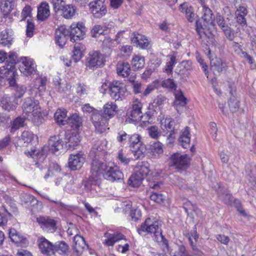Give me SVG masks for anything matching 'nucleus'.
<instances>
[{
	"mask_svg": "<svg viewBox=\"0 0 256 256\" xmlns=\"http://www.w3.org/2000/svg\"><path fill=\"white\" fill-rule=\"evenodd\" d=\"M116 105L112 102H108L103 107V112H94L92 115V120L96 130L99 133L104 132L108 128V120L116 113Z\"/></svg>",
	"mask_w": 256,
	"mask_h": 256,
	"instance_id": "nucleus-1",
	"label": "nucleus"
},
{
	"mask_svg": "<svg viewBox=\"0 0 256 256\" xmlns=\"http://www.w3.org/2000/svg\"><path fill=\"white\" fill-rule=\"evenodd\" d=\"M62 142L59 136H51L48 140V146H44L41 150H37L31 146L30 150L25 151L24 154L28 156L32 157L36 159L38 162L36 164H38V162H42L46 157L48 150L52 153H55L62 148Z\"/></svg>",
	"mask_w": 256,
	"mask_h": 256,
	"instance_id": "nucleus-2",
	"label": "nucleus"
},
{
	"mask_svg": "<svg viewBox=\"0 0 256 256\" xmlns=\"http://www.w3.org/2000/svg\"><path fill=\"white\" fill-rule=\"evenodd\" d=\"M22 110L28 118L37 126L42 123L44 118L47 115L46 112L40 106L39 102L31 98L24 100Z\"/></svg>",
	"mask_w": 256,
	"mask_h": 256,
	"instance_id": "nucleus-3",
	"label": "nucleus"
},
{
	"mask_svg": "<svg viewBox=\"0 0 256 256\" xmlns=\"http://www.w3.org/2000/svg\"><path fill=\"white\" fill-rule=\"evenodd\" d=\"M160 227V222L156 218H148L138 229V232L140 235H142L143 233L146 232L148 234H153L154 240H160L162 238V230Z\"/></svg>",
	"mask_w": 256,
	"mask_h": 256,
	"instance_id": "nucleus-4",
	"label": "nucleus"
},
{
	"mask_svg": "<svg viewBox=\"0 0 256 256\" xmlns=\"http://www.w3.org/2000/svg\"><path fill=\"white\" fill-rule=\"evenodd\" d=\"M149 172L150 170L148 162H138L137 164L135 172L128 179V184L132 187H138Z\"/></svg>",
	"mask_w": 256,
	"mask_h": 256,
	"instance_id": "nucleus-5",
	"label": "nucleus"
},
{
	"mask_svg": "<svg viewBox=\"0 0 256 256\" xmlns=\"http://www.w3.org/2000/svg\"><path fill=\"white\" fill-rule=\"evenodd\" d=\"M202 19L204 20V24H202L199 21L196 22V30L200 38L206 35V30L208 28V26H214V17L212 10L206 5L202 6Z\"/></svg>",
	"mask_w": 256,
	"mask_h": 256,
	"instance_id": "nucleus-6",
	"label": "nucleus"
},
{
	"mask_svg": "<svg viewBox=\"0 0 256 256\" xmlns=\"http://www.w3.org/2000/svg\"><path fill=\"white\" fill-rule=\"evenodd\" d=\"M108 168L106 164L98 160H94L92 164L91 174L89 178L90 182L93 184H99L101 177L106 173Z\"/></svg>",
	"mask_w": 256,
	"mask_h": 256,
	"instance_id": "nucleus-7",
	"label": "nucleus"
},
{
	"mask_svg": "<svg viewBox=\"0 0 256 256\" xmlns=\"http://www.w3.org/2000/svg\"><path fill=\"white\" fill-rule=\"evenodd\" d=\"M16 74V68L14 64H5L0 67V86L4 85L6 80L9 82L10 86H14Z\"/></svg>",
	"mask_w": 256,
	"mask_h": 256,
	"instance_id": "nucleus-8",
	"label": "nucleus"
},
{
	"mask_svg": "<svg viewBox=\"0 0 256 256\" xmlns=\"http://www.w3.org/2000/svg\"><path fill=\"white\" fill-rule=\"evenodd\" d=\"M142 103L138 99L134 100L128 108L126 114V122L128 123H134L139 122L140 118V115L142 114Z\"/></svg>",
	"mask_w": 256,
	"mask_h": 256,
	"instance_id": "nucleus-9",
	"label": "nucleus"
},
{
	"mask_svg": "<svg viewBox=\"0 0 256 256\" xmlns=\"http://www.w3.org/2000/svg\"><path fill=\"white\" fill-rule=\"evenodd\" d=\"M104 62V58L98 51L89 53L86 60V66L90 69L102 67Z\"/></svg>",
	"mask_w": 256,
	"mask_h": 256,
	"instance_id": "nucleus-10",
	"label": "nucleus"
},
{
	"mask_svg": "<svg viewBox=\"0 0 256 256\" xmlns=\"http://www.w3.org/2000/svg\"><path fill=\"white\" fill-rule=\"evenodd\" d=\"M90 10L95 18H100L107 12L104 0H94L89 4Z\"/></svg>",
	"mask_w": 256,
	"mask_h": 256,
	"instance_id": "nucleus-11",
	"label": "nucleus"
},
{
	"mask_svg": "<svg viewBox=\"0 0 256 256\" xmlns=\"http://www.w3.org/2000/svg\"><path fill=\"white\" fill-rule=\"evenodd\" d=\"M108 88L110 96L116 100L121 99L126 92L124 84L118 80L110 82Z\"/></svg>",
	"mask_w": 256,
	"mask_h": 256,
	"instance_id": "nucleus-12",
	"label": "nucleus"
},
{
	"mask_svg": "<svg viewBox=\"0 0 256 256\" xmlns=\"http://www.w3.org/2000/svg\"><path fill=\"white\" fill-rule=\"evenodd\" d=\"M86 32V27L82 22L72 23L69 30L70 40L76 42V40L83 39Z\"/></svg>",
	"mask_w": 256,
	"mask_h": 256,
	"instance_id": "nucleus-13",
	"label": "nucleus"
},
{
	"mask_svg": "<svg viewBox=\"0 0 256 256\" xmlns=\"http://www.w3.org/2000/svg\"><path fill=\"white\" fill-rule=\"evenodd\" d=\"M170 162L176 168L185 170L188 166L190 158L187 154L182 155L179 153H175L172 155Z\"/></svg>",
	"mask_w": 256,
	"mask_h": 256,
	"instance_id": "nucleus-14",
	"label": "nucleus"
},
{
	"mask_svg": "<svg viewBox=\"0 0 256 256\" xmlns=\"http://www.w3.org/2000/svg\"><path fill=\"white\" fill-rule=\"evenodd\" d=\"M36 222L44 230L47 232H54L56 230V222L50 216L38 217Z\"/></svg>",
	"mask_w": 256,
	"mask_h": 256,
	"instance_id": "nucleus-15",
	"label": "nucleus"
},
{
	"mask_svg": "<svg viewBox=\"0 0 256 256\" xmlns=\"http://www.w3.org/2000/svg\"><path fill=\"white\" fill-rule=\"evenodd\" d=\"M104 177L106 180L112 182L122 180L123 174L117 166L113 164H108L106 173H104Z\"/></svg>",
	"mask_w": 256,
	"mask_h": 256,
	"instance_id": "nucleus-16",
	"label": "nucleus"
},
{
	"mask_svg": "<svg viewBox=\"0 0 256 256\" xmlns=\"http://www.w3.org/2000/svg\"><path fill=\"white\" fill-rule=\"evenodd\" d=\"M20 200L22 204L32 207V210L38 212L43 207L42 202L30 194H22L20 196Z\"/></svg>",
	"mask_w": 256,
	"mask_h": 256,
	"instance_id": "nucleus-17",
	"label": "nucleus"
},
{
	"mask_svg": "<svg viewBox=\"0 0 256 256\" xmlns=\"http://www.w3.org/2000/svg\"><path fill=\"white\" fill-rule=\"evenodd\" d=\"M85 162L84 154L78 153L70 156L68 160V166L72 170L80 169Z\"/></svg>",
	"mask_w": 256,
	"mask_h": 256,
	"instance_id": "nucleus-18",
	"label": "nucleus"
},
{
	"mask_svg": "<svg viewBox=\"0 0 256 256\" xmlns=\"http://www.w3.org/2000/svg\"><path fill=\"white\" fill-rule=\"evenodd\" d=\"M132 42L142 48H148L150 46V40L144 35L136 32L132 33L130 36Z\"/></svg>",
	"mask_w": 256,
	"mask_h": 256,
	"instance_id": "nucleus-19",
	"label": "nucleus"
},
{
	"mask_svg": "<svg viewBox=\"0 0 256 256\" xmlns=\"http://www.w3.org/2000/svg\"><path fill=\"white\" fill-rule=\"evenodd\" d=\"M36 66L32 60L25 57L22 59V64L20 66V70L24 75L28 76L35 72Z\"/></svg>",
	"mask_w": 256,
	"mask_h": 256,
	"instance_id": "nucleus-20",
	"label": "nucleus"
},
{
	"mask_svg": "<svg viewBox=\"0 0 256 256\" xmlns=\"http://www.w3.org/2000/svg\"><path fill=\"white\" fill-rule=\"evenodd\" d=\"M68 34L69 30H67L64 26H61L56 30V42L60 48H63L66 44Z\"/></svg>",
	"mask_w": 256,
	"mask_h": 256,
	"instance_id": "nucleus-21",
	"label": "nucleus"
},
{
	"mask_svg": "<svg viewBox=\"0 0 256 256\" xmlns=\"http://www.w3.org/2000/svg\"><path fill=\"white\" fill-rule=\"evenodd\" d=\"M38 243L40 251L42 254L46 256H51L54 254V245L45 238L43 236L39 238Z\"/></svg>",
	"mask_w": 256,
	"mask_h": 256,
	"instance_id": "nucleus-22",
	"label": "nucleus"
},
{
	"mask_svg": "<svg viewBox=\"0 0 256 256\" xmlns=\"http://www.w3.org/2000/svg\"><path fill=\"white\" fill-rule=\"evenodd\" d=\"M175 100L173 106L178 112H180L187 104V99L180 90H176L174 92Z\"/></svg>",
	"mask_w": 256,
	"mask_h": 256,
	"instance_id": "nucleus-23",
	"label": "nucleus"
},
{
	"mask_svg": "<svg viewBox=\"0 0 256 256\" xmlns=\"http://www.w3.org/2000/svg\"><path fill=\"white\" fill-rule=\"evenodd\" d=\"M18 100L16 97L4 96L1 100V106L3 109L8 111L14 110L18 104Z\"/></svg>",
	"mask_w": 256,
	"mask_h": 256,
	"instance_id": "nucleus-24",
	"label": "nucleus"
},
{
	"mask_svg": "<svg viewBox=\"0 0 256 256\" xmlns=\"http://www.w3.org/2000/svg\"><path fill=\"white\" fill-rule=\"evenodd\" d=\"M64 140L66 146L68 149L74 150L80 144V136L74 133L66 132Z\"/></svg>",
	"mask_w": 256,
	"mask_h": 256,
	"instance_id": "nucleus-25",
	"label": "nucleus"
},
{
	"mask_svg": "<svg viewBox=\"0 0 256 256\" xmlns=\"http://www.w3.org/2000/svg\"><path fill=\"white\" fill-rule=\"evenodd\" d=\"M104 236L106 239L104 240L103 244L108 246H113L116 242L125 238L122 234L119 232L113 234L106 232Z\"/></svg>",
	"mask_w": 256,
	"mask_h": 256,
	"instance_id": "nucleus-26",
	"label": "nucleus"
},
{
	"mask_svg": "<svg viewBox=\"0 0 256 256\" xmlns=\"http://www.w3.org/2000/svg\"><path fill=\"white\" fill-rule=\"evenodd\" d=\"M174 123V120L171 118H164L161 120L160 126L164 131L170 132V134L168 136V138L171 140H173L174 137L173 136L175 133L174 130L173 126Z\"/></svg>",
	"mask_w": 256,
	"mask_h": 256,
	"instance_id": "nucleus-27",
	"label": "nucleus"
},
{
	"mask_svg": "<svg viewBox=\"0 0 256 256\" xmlns=\"http://www.w3.org/2000/svg\"><path fill=\"white\" fill-rule=\"evenodd\" d=\"M50 15V6L46 2H42L38 7L37 18L38 20L44 21Z\"/></svg>",
	"mask_w": 256,
	"mask_h": 256,
	"instance_id": "nucleus-28",
	"label": "nucleus"
},
{
	"mask_svg": "<svg viewBox=\"0 0 256 256\" xmlns=\"http://www.w3.org/2000/svg\"><path fill=\"white\" fill-rule=\"evenodd\" d=\"M228 88L230 90V92L232 96L230 98L228 101V106L230 110L232 112H237L240 106V102L234 96H233L232 90H235V86L234 83L228 84Z\"/></svg>",
	"mask_w": 256,
	"mask_h": 256,
	"instance_id": "nucleus-29",
	"label": "nucleus"
},
{
	"mask_svg": "<svg viewBox=\"0 0 256 256\" xmlns=\"http://www.w3.org/2000/svg\"><path fill=\"white\" fill-rule=\"evenodd\" d=\"M74 242L73 248L76 255L79 256L82 253L84 248L86 246L84 239L82 236L76 234L74 237Z\"/></svg>",
	"mask_w": 256,
	"mask_h": 256,
	"instance_id": "nucleus-30",
	"label": "nucleus"
},
{
	"mask_svg": "<svg viewBox=\"0 0 256 256\" xmlns=\"http://www.w3.org/2000/svg\"><path fill=\"white\" fill-rule=\"evenodd\" d=\"M210 50H208L207 55L208 56L210 62V64L214 70H217L218 72L222 71L226 66L225 62H223L221 58L217 57L212 58L210 56Z\"/></svg>",
	"mask_w": 256,
	"mask_h": 256,
	"instance_id": "nucleus-31",
	"label": "nucleus"
},
{
	"mask_svg": "<svg viewBox=\"0 0 256 256\" xmlns=\"http://www.w3.org/2000/svg\"><path fill=\"white\" fill-rule=\"evenodd\" d=\"M12 31L6 29L0 32V44L4 46H9L12 42Z\"/></svg>",
	"mask_w": 256,
	"mask_h": 256,
	"instance_id": "nucleus-32",
	"label": "nucleus"
},
{
	"mask_svg": "<svg viewBox=\"0 0 256 256\" xmlns=\"http://www.w3.org/2000/svg\"><path fill=\"white\" fill-rule=\"evenodd\" d=\"M190 130L188 127H186L180 133L178 142L184 148H187L190 145Z\"/></svg>",
	"mask_w": 256,
	"mask_h": 256,
	"instance_id": "nucleus-33",
	"label": "nucleus"
},
{
	"mask_svg": "<svg viewBox=\"0 0 256 256\" xmlns=\"http://www.w3.org/2000/svg\"><path fill=\"white\" fill-rule=\"evenodd\" d=\"M14 0H0V9L4 16H8L14 9Z\"/></svg>",
	"mask_w": 256,
	"mask_h": 256,
	"instance_id": "nucleus-34",
	"label": "nucleus"
},
{
	"mask_svg": "<svg viewBox=\"0 0 256 256\" xmlns=\"http://www.w3.org/2000/svg\"><path fill=\"white\" fill-rule=\"evenodd\" d=\"M54 84L56 90L60 93H66L71 90L72 86L66 81L62 82L60 78H55Z\"/></svg>",
	"mask_w": 256,
	"mask_h": 256,
	"instance_id": "nucleus-35",
	"label": "nucleus"
},
{
	"mask_svg": "<svg viewBox=\"0 0 256 256\" xmlns=\"http://www.w3.org/2000/svg\"><path fill=\"white\" fill-rule=\"evenodd\" d=\"M22 140L26 144V146H30L35 144L38 141V137L32 132L28 131H24L22 134Z\"/></svg>",
	"mask_w": 256,
	"mask_h": 256,
	"instance_id": "nucleus-36",
	"label": "nucleus"
},
{
	"mask_svg": "<svg viewBox=\"0 0 256 256\" xmlns=\"http://www.w3.org/2000/svg\"><path fill=\"white\" fill-rule=\"evenodd\" d=\"M9 237L12 242L20 245L24 244L27 242L26 239L21 236L14 228H10Z\"/></svg>",
	"mask_w": 256,
	"mask_h": 256,
	"instance_id": "nucleus-37",
	"label": "nucleus"
},
{
	"mask_svg": "<svg viewBox=\"0 0 256 256\" xmlns=\"http://www.w3.org/2000/svg\"><path fill=\"white\" fill-rule=\"evenodd\" d=\"M179 10L183 13H185L187 20L190 22H192L194 20V14L193 8L189 6L186 3H183L180 6Z\"/></svg>",
	"mask_w": 256,
	"mask_h": 256,
	"instance_id": "nucleus-38",
	"label": "nucleus"
},
{
	"mask_svg": "<svg viewBox=\"0 0 256 256\" xmlns=\"http://www.w3.org/2000/svg\"><path fill=\"white\" fill-rule=\"evenodd\" d=\"M54 119L59 125H64L67 124L68 118L67 112L64 109H58L54 114Z\"/></svg>",
	"mask_w": 256,
	"mask_h": 256,
	"instance_id": "nucleus-39",
	"label": "nucleus"
},
{
	"mask_svg": "<svg viewBox=\"0 0 256 256\" xmlns=\"http://www.w3.org/2000/svg\"><path fill=\"white\" fill-rule=\"evenodd\" d=\"M116 70L118 76H122L124 78L126 77L130 74V66L128 62H119L116 66Z\"/></svg>",
	"mask_w": 256,
	"mask_h": 256,
	"instance_id": "nucleus-40",
	"label": "nucleus"
},
{
	"mask_svg": "<svg viewBox=\"0 0 256 256\" xmlns=\"http://www.w3.org/2000/svg\"><path fill=\"white\" fill-rule=\"evenodd\" d=\"M248 14V10L244 6H240L236 12L237 22L242 26L246 27V21L245 16Z\"/></svg>",
	"mask_w": 256,
	"mask_h": 256,
	"instance_id": "nucleus-41",
	"label": "nucleus"
},
{
	"mask_svg": "<svg viewBox=\"0 0 256 256\" xmlns=\"http://www.w3.org/2000/svg\"><path fill=\"white\" fill-rule=\"evenodd\" d=\"M85 50V46L84 44L80 43H76L74 50L72 51L73 54L72 58L75 62L79 61L82 58V52Z\"/></svg>",
	"mask_w": 256,
	"mask_h": 256,
	"instance_id": "nucleus-42",
	"label": "nucleus"
},
{
	"mask_svg": "<svg viewBox=\"0 0 256 256\" xmlns=\"http://www.w3.org/2000/svg\"><path fill=\"white\" fill-rule=\"evenodd\" d=\"M130 150L134 156V160H138L144 156V153L146 150V146L142 144L139 146H136L130 148Z\"/></svg>",
	"mask_w": 256,
	"mask_h": 256,
	"instance_id": "nucleus-43",
	"label": "nucleus"
},
{
	"mask_svg": "<svg viewBox=\"0 0 256 256\" xmlns=\"http://www.w3.org/2000/svg\"><path fill=\"white\" fill-rule=\"evenodd\" d=\"M67 124L74 128L78 129L82 124V118L76 114H72L68 118Z\"/></svg>",
	"mask_w": 256,
	"mask_h": 256,
	"instance_id": "nucleus-44",
	"label": "nucleus"
},
{
	"mask_svg": "<svg viewBox=\"0 0 256 256\" xmlns=\"http://www.w3.org/2000/svg\"><path fill=\"white\" fill-rule=\"evenodd\" d=\"M145 64L144 57L140 55H134L132 60V66L135 70H139L144 68Z\"/></svg>",
	"mask_w": 256,
	"mask_h": 256,
	"instance_id": "nucleus-45",
	"label": "nucleus"
},
{
	"mask_svg": "<svg viewBox=\"0 0 256 256\" xmlns=\"http://www.w3.org/2000/svg\"><path fill=\"white\" fill-rule=\"evenodd\" d=\"M60 10L62 11L63 17L67 19L72 18L76 14L75 8L70 4L64 6Z\"/></svg>",
	"mask_w": 256,
	"mask_h": 256,
	"instance_id": "nucleus-46",
	"label": "nucleus"
},
{
	"mask_svg": "<svg viewBox=\"0 0 256 256\" xmlns=\"http://www.w3.org/2000/svg\"><path fill=\"white\" fill-rule=\"evenodd\" d=\"M25 120V118L20 116L15 118L11 122L10 128V132H14L20 128L23 127L24 125Z\"/></svg>",
	"mask_w": 256,
	"mask_h": 256,
	"instance_id": "nucleus-47",
	"label": "nucleus"
},
{
	"mask_svg": "<svg viewBox=\"0 0 256 256\" xmlns=\"http://www.w3.org/2000/svg\"><path fill=\"white\" fill-rule=\"evenodd\" d=\"M54 254L55 252L60 254H66L68 250V246L63 241L58 242L54 245Z\"/></svg>",
	"mask_w": 256,
	"mask_h": 256,
	"instance_id": "nucleus-48",
	"label": "nucleus"
},
{
	"mask_svg": "<svg viewBox=\"0 0 256 256\" xmlns=\"http://www.w3.org/2000/svg\"><path fill=\"white\" fill-rule=\"evenodd\" d=\"M150 150L154 155H159L163 153V145L159 142H154L150 145Z\"/></svg>",
	"mask_w": 256,
	"mask_h": 256,
	"instance_id": "nucleus-49",
	"label": "nucleus"
},
{
	"mask_svg": "<svg viewBox=\"0 0 256 256\" xmlns=\"http://www.w3.org/2000/svg\"><path fill=\"white\" fill-rule=\"evenodd\" d=\"M46 78H37L34 81V86L38 89L40 92H42L45 90V86L46 82Z\"/></svg>",
	"mask_w": 256,
	"mask_h": 256,
	"instance_id": "nucleus-50",
	"label": "nucleus"
},
{
	"mask_svg": "<svg viewBox=\"0 0 256 256\" xmlns=\"http://www.w3.org/2000/svg\"><path fill=\"white\" fill-rule=\"evenodd\" d=\"M141 136L138 134H134L132 135L129 138L130 148H132V146H139L142 143L140 142Z\"/></svg>",
	"mask_w": 256,
	"mask_h": 256,
	"instance_id": "nucleus-51",
	"label": "nucleus"
},
{
	"mask_svg": "<svg viewBox=\"0 0 256 256\" xmlns=\"http://www.w3.org/2000/svg\"><path fill=\"white\" fill-rule=\"evenodd\" d=\"M76 90L77 94L82 96L84 94H87L88 89L87 86L82 83H78L76 86Z\"/></svg>",
	"mask_w": 256,
	"mask_h": 256,
	"instance_id": "nucleus-52",
	"label": "nucleus"
},
{
	"mask_svg": "<svg viewBox=\"0 0 256 256\" xmlns=\"http://www.w3.org/2000/svg\"><path fill=\"white\" fill-rule=\"evenodd\" d=\"M148 135L152 138L156 139L160 136V132L156 126H151L148 128Z\"/></svg>",
	"mask_w": 256,
	"mask_h": 256,
	"instance_id": "nucleus-53",
	"label": "nucleus"
},
{
	"mask_svg": "<svg viewBox=\"0 0 256 256\" xmlns=\"http://www.w3.org/2000/svg\"><path fill=\"white\" fill-rule=\"evenodd\" d=\"M246 170H250L248 174V180L251 182H256V170L254 168H252L250 166H246Z\"/></svg>",
	"mask_w": 256,
	"mask_h": 256,
	"instance_id": "nucleus-54",
	"label": "nucleus"
},
{
	"mask_svg": "<svg viewBox=\"0 0 256 256\" xmlns=\"http://www.w3.org/2000/svg\"><path fill=\"white\" fill-rule=\"evenodd\" d=\"M104 30L100 25H96L94 26L91 30L92 36L94 38H96L98 36L103 34Z\"/></svg>",
	"mask_w": 256,
	"mask_h": 256,
	"instance_id": "nucleus-55",
	"label": "nucleus"
},
{
	"mask_svg": "<svg viewBox=\"0 0 256 256\" xmlns=\"http://www.w3.org/2000/svg\"><path fill=\"white\" fill-rule=\"evenodd\" d=\"M158 86V82L155 80L152 84H148L144 90L143 95L144 96H148L150 93L152 92L154 89L156 88Z\"/></svg>",
	"mask_w": 256,
	"mask_h": 256,
	"instance_id": "nucleus-56",
	"label": "nucleus"
},
{
	"mask_svg": "<svg viewBox=\"0 0 256 256\" xmlns=\"http://www.w3.org/2000/svg\"><path fill=\"white\" fill-rule=\"evenodd\" d=\"M66 0H50L55 12L60 10L64 6Z\"/></svg>",
	"mask_w": 256,
	"mask_h": 256,
	"instance_id": "nucleus-57",
	"label": "nucleus"
},
{
	"mask_svg": "<svg viewBox=\"0 0 256 256\" xmlns=\"http://www.w3.org/2000/svg\"><path fill=\"white\" fill-rule=\"evenodd\" d=\"M158 242L161 246L162 249L163 251L164 254H166L169 251L168 244V240L164 238L162 235V238L160 240H155Z\"/></svg>",
	"mask_w": 256,
	"mask_h": 256,
	"instance_id": "nucleus-58",
	"label": "nucleus"
},
{
	"mask_svg": "<svg viewBox=\"0 0 256 256\" xmlns=\"http://www.w3.org/2000/svg\"><path fill=\"white\" fill-rule=\"evenodd\" d=\"M162 86L164 88L174 90H176V84L174 83L173 80L170 78H168L164 80L162 82Z\"/></svg>",
	"mask_w": 256,
	"mask_h": 256,
	"instance_id": "nucleus-59",
	"label": "nucleus"
},
{
	"mask_svg": "<svg viewBox=\"0 0 256 256\" xmlns=\"http://www.w3.org/2000/svg\"><path fill=\"white\" fill-rule=\"evenodd\" d=\"M26 88L25 86H17L14 96H12L16 97L18 100L21 98L26 92Z\"/></svg>",
	"mask_w": 256,
	"mask_h": 256,
	"instance_id": "nucleus-60",
	"label": "nucleus"
},
{
	"mask_svg": "<svg viewBox=\"0 0 256 256\" xmlns=\"http://www.w3.org/2000/svg\"><path fill=\"white\" fill-rule=\"evenodd\" d=\"M118 158L124 165H128L130 162V158L126 157V154L123 150H120L118 152Z\"/></svg>",
	"mask_w": 256,
	"mask_h": 256,
	"instance_id": "nucleus-61",
	"label": "nucleus"
},
{
	"mask_svg": "<svg viewBox=\"0 0 256 256\" xmlns=\"http://www.w3.org/2000/svg\"><path fill=\"white\" fill-rule=\"evenodd\" d=\"M129 138L125 132L120 131L118 133L116 138L119 142L124 144L126 142L128 139H129Z\"/></svg>",
	"mask_w": 256,
	"mask_h": 256,
	"instance_id": "nucleus-62",
	"label": "nucleus"
},
{
	"mask_svg": "<svg viewBox=\"0 0 256 256\" xmlns=\"http://www.w3.org/2000/svg\"><path fill=\"white\" fill-rule=\"evenodd\" d=\"M8 58H6V64H12L14 66V64L16 62L17 54L14 52H10L8 54H7Z\"/></svg>",
	"mask_w": 256,
	"mask_h": 256,
	"instance_id": "nucleus-63",
	"label": "nucleus"
},
{
	"mask_svg": "<svg viewBox=\"0 0 256 256\" xmlns=\"http://www.w3.org/2000/svg\"><path fill=\"white\" fill-rule=\"evenodd\" d=\"M226 38L230 40H232L234 38V32L228 26L222 30Z\"/></svg>",
	"mask_w": 256,
	"mask_h": 256,
	"instance_id": "nucleus-64",
	"label": "nucleus"
}]
</instances>
